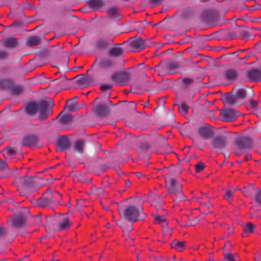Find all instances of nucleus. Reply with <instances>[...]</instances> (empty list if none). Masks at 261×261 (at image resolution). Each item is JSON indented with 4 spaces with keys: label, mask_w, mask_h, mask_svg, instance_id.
I'll return each instance as SVG.
<instances>
[{
    "label": "nucleus",
    "mask_w": 261,
    "mask_h": 261,
    "mask_svg": "<svg viewBox=\"0 0 261 261\" xmlns=\"http://www.w3.org/2000/svg\"><path fill=\"white\" fill-rule=\"evenodd\" d=\"M84 145V140L80 139L75 141L74 148L79 152H82L83 151Z\"/></svg>",
    "instance_id": "f704fd0d"
},
{
    "label": "nucleus",
    "mask_w": 261,
    "mask_h": 261,
    "mask_svg": "<svg viewBox=\"0 0 261 261\" xmlns=\"http://www.w3.org/2000/svg\"><path fill=\"white\" fill-rule=\"evenodd\" d=\"M195 167L196 172H200L201 171L203 170L205 166L203 163L199 162L197 164H196L195 166Z\"/></svg>",
    "instance_id": "79ce46f5"
},
{
    "label": "nucleus",
    "mask_w": 261,
    "mask_h": 261,
    "mask_svg": "<svg viewBox=\"0 0 261 261\" xmlns=\"http://www.w3.org/2000/svg\"><path fill=\"white\" fill-rule=\"evenodd\" d=\"M241 4L242 5L241 6L242 9L246 7L243 2H241Z\"/></svg>",
    "instance_id": "69168bd1"
},
{
    "label": "nucleus",
    "mask_w": 261,
    "mask_h": 261,
    "mask_svg": "<svg viewBox=\"0 0 261 261\" xmlns=\"http://www.w3.org/2000/svg\"><path fill=\"white\" fill-rule=\"evenodd\" d=\"M166 219L163 216L155 215L154 217V222L156 224H161L165 223Z\"/></svg>",
    "instance_id": "58836bf2"
},
{
    "label": "nucleus",
    "mask_w": 261,
    "mask_h": 261,
    "mask_svg": "<svg viewBox=\"0 0 261 261\" xmlns=\"http://www.w3.org/2000/svg\"><path fill=\"white\" fill-rule=\"evenodd\" d=\"M38 103L36 102H30L27 103L25 107V111L28 115L33 116L38 111Z\"/></svg>",
    "instance_id": "5701e85b"
},
{
    "label": "nucleus",
    "mask_w": 261,
    "mask_h": 261,
    "mask_svg": "<svg viewBox=\"0 0 261 261\" xmlns=\"http://www.w3.org/2000/svg\"><path fill=\"white\" fill-rule=\"evenodd\" d=\"M194 82V79L191 78L186 77L182 80L183 84L187 87L192 85Z\"/></svg>",
    "instance_id": "a19ab883"
},
{
    "label": "nucleus",
    "mask_w": 261,
    "mask_h": 261,
    "mask_svg": "<svg viewBox=\"0 0 261 261\" xmlns=\"http://www.w3.org/2000/svg\"><path fill=\"white\" fill-rule=\"evenodd\" d=\"M243 59H244V61L246 62V60L250 58H255V56L253 54H249L245 55L244 57H242Z\"/></svg>",
    "instance_id": "052dcab7"
},
{
    "label": "nucleus",
    "mask_w": 261,
    "mask_h": 261,
    "mask_svg": "<svg viewBox=\"0 0 261 261\" xmlns=\"http://www.w3.org/2000/svg\"><path fill=\"white\" fill-rule=\"evenodd\" d=\"M8 233L6 228L0 226V239L4 238Z\"/></svg>",
    "instance_id": "49530a36"
},
{
    "label": "nucleus",
    "mask_w": 261,
    "mask_h": 261,
    "mask_svg": "<svg viewBox=\"0 0 261 261\" xmlns=\"http://www.w3.org/2000/svg\"><path fill=\"white\" fill-rule=\"evenodd\" d=\"M72 120V116L71 114H67L63 116L61 119L60 122L62 124H66L70 122Z\"/></svg>",
    "instance_id": "4c0bfd02"
},
{
    "label": "nucleus",
    "mask_w": 261,
    "mask_h": 261,
    "mask_svg": "<svg viewBox=\"0 0 261 261\" xmlns=\"http://www.w3.org/2000/svg\"><path fill=\"white\" fill-rule=\"evenodd\" d=\"M136 72L135 69L130 67L127 71H119L114 72L111 76L112 80L115 84L119 86L127 85L130 81L133 71Z\"/></svg>",
    "instance_id": "f03ea898"
},
{
    "label": "nucleus",
    "mask_w": 261,
    "mask_h": 261,
    "mask_svg": "<svg viewBox=\"0 0 261 261\" xmlns=\"http://www.w3.org/2000/svg\"><path fill=\"white\" fill-rule=\"evenodd\" d=\"M250 107L251 108H256L258 106V102L257 101L251 99L250 100Z\"/></svg>",
    "instance_id": "6e6d98bb"
},
{
    "label": "nucleus",
    "mask_w": 261,
    "mask_h": 261,
    "mask_svg": "<svg viewBox=\"0 0 261 261\" xmlns=\"http://www.w3.org/2000/svg\"><path fill=\"white\" fill-rule=\"evenodd\" d=\"M93 112L99 117H105L109 112V108L105 105L99 104L93 109Z\"/></svg>",
    "instance_id": "4be33fe9"
},
{
    "label": "nucleus",
    "mask_w": 261,
    "mask_h": 261,
    "mask_svg": "<svg viewBox=\"0 0 261 261\" xmlns=\"http://www.w3.org/2000/svg\"><path fill=\"white\" fill-rule=\"evenodd\" d=\"M4 156L7 159H14L15 161L20 160L23 158L22 154L17 151L12 147H7L2 151Z\"/></svg>",
    "instance_id": "2eb2a0df"
},
{
    "label": "nucleus",
    "mask_w": 261,
    "mask_h": 261,
    "mask_svg": "<svg viewBox=\"0 0 261 261\" xmlns=\"http://www.w3.org/2000/svg\"><path fill=\"white\" fill-rule=\"evenodd\" d=\"M27 219V216L24 214H20L14 216L11 218L12 225L13 227L18 228L22 227L25 224Z\"/></svg>",
    "instance_id": "dca6fc26"
},
{
    "label": "nucleus",
    "mask_w": 261,
    "mask_h": 261,
    "mask_svg": "<svg viewBox=\"0 0 261 261\" xmlns=\"http://www.w3.org/2000/svg\"><path fill=\"white\" fill-rule=\"evenodd\" d=\"M224 78L228 81L234 82L237 81L240 76L239 71L235 68H229L223 72Z\"/></svg>",
    "instance_id": "f3484780"
},
{
    "label": "nucleus",
    "mask_w": 261,
    "mask_h": 261,
    "mask_svg": "<svg viewBox=\"0 0 261 261\" xmlns=\"http://www.w3.org/2000/svg\"><path fill=\"white\" fill-rule=\"evenodd\" d=\"M4 45L9 48H14L18 45L17 40L14 37H8L3 40Z\"/></svg>",
    "instance_id": "bb28decb"
},
{
    "label": "nucleus",
    "mask_w": 261,
    "mask_h": 261,
    "mask_svg": "<svg viewBox=\"0 0 261 261\" xmlns=\"http://www.w3.org/2000/svg\"><path fill=\"white\" fill-rule=\"evenodd\" d=\"M220 58H221V60L224 58H227L229 60L231 61L232 63L236 64H247V65H252L256 64V61H252L249 63H247L246 61H244L242 56H240L237 52L224 54Z\"/></svg>",
    "instance_id": "f8f14e48"
},
{
    "label": "nucleus",
    "mask_w": 261,
    "mask_h": 261,
    "mask_svg": "<svg viewBox=\"0 0 261 261\" xmlns=\"http://www.w3.org/2000/svg\"><path fill=\"white\" fill-rule=\"evenodd\" d=\"M141 148L143 149L147 150L149 149V146L147 143H144L142 145Z\"/></svg>",
    "instance_id": "e2e57ef3"
},
{
    "label": "nucleus",
    "mask_w": 261,
    "mask_h": 261,
    "mask_svg": "<svg viewBox=\"0 0 261 261\" xmlns=\"http://www.w3.org/2000/svg\"><path fill=\"white\" fill-rule=\"evenodd\" d=\"M70 61V59L67 54H64V59H63V61L61 62V64L64 65H68L69 64V62Z\"/></svg>",
    "instance_id": "3c124183"
},
{
    "label": "nucleus",
    "mask_w": 261,
    "mask_h": 261,
    "mask_svg": "<svg viewBox=\"0 0 261 261\" xmlns=\"http://www.w3.org/2000/svg\"><path fill=\"white\" fill-rule=\"evenodd\" d=\"M255 201L261 207V190H259L255 196Z\"/></svg>",
    "instance_id": "de8ad7c7"
},
{
    "label": "nucleus",
    "mask_w": 261,
    "mask_h": 261,
    "mask_svg": "<svg viewBox=\"0 0 261 261\" xmlns=\"http://www.w3.org/2000/svg\"><path fill=\"white\" fill-rule=\"evenodd\" d=\"M251 155H250V154H247V155H246V156L245 157L244 160H245V161H249V160H251Z\"/></svg>",
    "instance_id": "0e129e2a"
},
{
    "label": "nucleus",
    "mask_w": 261,
    "mask_h": 261,
    "mask_svg": "<svg viewBox=\"0 0 261 261\" xmlns=\"http://www.w3.org/2000/svg\"><path fill=\"white\" fill-rule=\"evenodd\" d=\"M112 62L110 59L102 58H97L92 65L99 64L100 65H111Z\"/></svg>",
    "instance_id": "72a5a7b5"
},
{
    "label": "nucleus",
    "mask_w": 261,
    "mask_h": 261,
    "mask_svg": "<svg viewBox=\"0 0 261 261\" xmlns=\"http://www.w3.org/2000/svg\"><path fill=\"white\" fill-rule=\"evenodd\" d=\"M189 107L187 104L184 103L181 104V106L179 108V111L180 113H183L186 114L188 112Z\"/></svg>",
    "instance_id": "a18cd8bd"
},
{
    "label": "nucleus",
    "mask_w": 261,
    "mask_h": 261,
    "mask_svg": "<svg viewBox=\"0 0 261 261\" xmlns=\"http://www.w3.org/2000/svg\"><path fill=\"white\" fill-rule=\"evenodd\" d=\"M23 213H29V211H28V208L27 207H24L23 208Z\"/></svg>",
    "instance_id": "338daca9"
},
{
    "label": "nucleus",
    "mask_w": 261,
    "mask_h": 261,
    "mask_svg": "<svg viewBox=\"0 0 261 261\" xmlns=\"http://www.w3.org/2000/svg\"><path fill=\"white\" fill-rule=\"evenodd\" d=\"M108 13L111 16L115 15L117 13V9L115 7H112L108 9Z\"/></svg>",
    "instance_id": "864d4df0"
},
{
    "label": "nucleus",
    "mask_w": 261,
    "mask_h": 261,
    "mask_svg": "<svg viewBox=\"0 0 261 261\" xmlns=\"http://www.w3.org/2000/svg\"><path fill=\"white\" fill-rule=\"evenodd\" d=\"M239 112L234 109L224 108L220 111V116L222 120L226 122H233L239 116Z\"/></svg>",
    "instance_id": "9b49d317"
},
{
    "label": "nucleus",
    "mask_w": 261,
    "mask_h": 261,
    "mask_svg": "<svg viewBox=\"0 0 261 261\" xmlns=\"http://www.w3.org/2000/svg\"><path fill=\"white\" fill-rule=\"evenodd\" d=\"M71 143L66 136H61L57 141L56 148L58 151H63L70 148Z\"/></svg>",
    "instance_id": "4468645a"
},
{
    "label": "nucleus",
    "mask_w": 261,
    "mask_h": 261,
    "mask_svg": "<svg viewBox=\"0 0 261 261\" xmlns=\"http://www.w3.org/2000/svg\"><path fill=\"white\" fill-rule=\"evenodd\" d=\"M14 184L17 186L19 195L24 196L27 195L28 188L33 185V181L31 177L26 175L23 177H16Z\"/></svg>",
    "instance_id": "20e7f679"
},
{
    "label": "nucleus",
    "mask_w": 261,
    "mask_h": 261,
    "mask_svg": "<svg viewBox=\"0 0 261 261\" xmlns=\"http://www.w3.org/2000/svg\"><path fill=\"white\" fill-rule=\"evenodd\" d=\"M232 194L233 193L231 190H227L226 194L223 196L224 199L228 201L232 197Z\"/></svg>",
    "instance_id": "8fccbe9b"
},
{
    "label": "nucleus",
    "mask_w": 261,
    "mask_h": 261,
    "mask_svg": "<svg viewBox=\"0 0 261 261\" xmlns=\"http://www.w3.org/2000/svg\"><path fill=\"white\" fill-rule=\"evenodd\" d=\"M121 44H116L114 47L109 49L108 54L113 57H123L124 49Z\"/></svg>",
    "instance_id": "aec40b11"
},
{
    "label": "nucleus",
    "mask_w": 261,
    "mask_h": 261,
    "mask_svg": "<svg viewBox=\"0 0 261 261\" xmlns=\"http://www.w3.org/2000/svg\"><path fill=\"white\" fill-rule=\"evenodd\" d=\"M249 82L257 83L261 81V68H250L247 70L244 76Z\"/></svg>",
    "instance_id": "9d476101"
},
{
    "label": "nucleus",
    "mask_w": 261,
    "mask_h": 261,
    "mask_svg": "<svg viewBox=\"0 0 261 261\" xmlns=\"http://www.w3.org/2000/svg\"><path fill=\"white\" fill-rule=\"evenodd\" d=\"M223 255L224 259L228 261H236L233 255L230 253H224Z\"/></svg>",
    "instance_id": "c03bdc74"
},
{
    "label": "nucleus",
    "mask_w": 261,
    "mask_h": 261,
    "mask_svg": "<svg viewBox=\"0 0 261 261\" xmlns=\"http://www.w3.org/2000/svg\"><path fill=\"white\" fill-rule=\"evenodd\" d=\"M137 23H139V24H142L141 26H139L137 28V30L139 32H142L143 31V30L145 29V28L146 27V24H151V22H147L145 21H138L137 22Z\"/></svg>",
    "instance_id": "ea45409f"
},
{
    "label": "nucleus",
    "mask_w": 261,
    "mask_h": 261,
    "mask_svg": "<svg viewBox=\"0 0 261 261\" xmlns=\"http://www.w3.org/2000/svg\"><path fill=\"white\" fill-rule=\"evenodd\" d=\"M41 39L40 37L37 36H30L27 40V46L31 47L37 46L40 44Z\"/></svg>",
    "instance_id": "c85d7f7f"
},
{
    "label": "nucleus",
    "mask_w": 261,
    "mask_h": 261,
    "mask_svg": "<svg viewBox=\"0 0 261 261\" xmlns=\"http://www.w3.org/2000/svg\"><path fill=\"white\" fill-rule=\"evenodd\" d=\"M105 4L103 0H87L82 10L84 12L96 11L100 10Z\"/></svg>",
    "instance_id": "1a4fd4ad"
},
{
    "label": "nucleus",
    "mask_w": 261,
    "mask_h": 261,
    "mask_svg": "<svg viewBox=\"0 0 261 261\" xmlns=\"http://www.w3.org/2000/svg\"><path fill=\"white\" fill-rule=\"evenodd\" d=\"M226 137L221 136H216L213 140V144L215 148H224L226 143Z\"/></svg>",
    "instance_id": "a878e982"
},
{
    "label": "nucleus",
    "mask_w": 261,
    "mask_h": 261,
    "mask_svg": "<svg viewBox=\"0 0 261 261\" xmlns=\"http://www.w3.org/2000/svg\"><path fill=\"white\" fill-rule=\"evenodd\" d=\"M130 41V44L134 48L143 49L146 46L145 41L142 40L140 37L138 38H132Z\"/></svg>",
    "instance_id": "b1692460"
},
{
    "label": "nucleus",
    "mask_w": 261,
    "mask_h": 261,
    "mask_svg": "<svg viewBox=\"0 0 261 261\" xmlns=\"http://www.w3.org/2000/svg\"><path fill=\"white\" fill-rule=\"evenodd\" d=\"M199 133L205 140L211 139L214 136V133L210 125H206L204 126L200 127L199 128Z\"/></svg>",
    "instance_id": "412c9836"
},
{
    "label": "nucleus",
    "mask_w": 261,
    "mask_h": 261,
    "mask_svg": "<svg viewBox=\"0 0 261 261\" xmlns=\"http://www.w3.org/2000/svg\"><path fill=\"white\" fill-rule=\"evenodd\" d=\"M38 111L40 113L39 119L43 120L46 119L49 114L53 113L52 107L54 106L53 101L41 100L38 103Z\"/></svg>",
    "instance_id": "39448f33"
},
{
    "label": "nucleus",
    "mask_w": 261,
    "mask_h": 261,
    "mask_svg": "<svg viewBox=\"0 0 261 261\" xmlns=\"http://www.w3.org/2000/svg\"><path fill=\"white\" fill-rule=\"evenodd\" d=\"M140 212L135 206H128L124 211V217L126 220L130 222H136L139 220Z\"/></svg>",
    "instance_id": "0eeeda50"
},
{
    "label": "nucleus",
    "mask_w": 261,
    "mask_h": 261,
    "mask_svg": "<svg viewBox=\"0 0 261 261\" xmlns=\"http://www.w3.org/2000/svg\"><path fill=\"white\" fill-rule=\"evenodd\" d=\"M165 179L166 187L169 193H174L177 195H182V185L176 178L167 174L165 176Z\"/></svg>",
    "instance_id": "7ed1b4c3"
},
{
    "label": "nucleus",
    "mask_w": 261,
    "mask_h": 261,
    "mask_svg": "<svg viewBox=\"0 0 261 261\" xmlns=\"http://www.w3.org/2000/svg\"><path fill=\"white\" fill-rule=\"evenodd\" d=\"M131 184V182L129 180H127V181L126 182V186H129Z\"/></svg>",
    "instance_id": "774afa93"
},
{
    "label": "nucleus",
    "mask_w": 261,
    "mask_h": 261,
    "mask_svg": "<svg viewBox=\"0 0 261 261\" xmlns=\"http://www.w3.org/2000/svg\"><path fill=\"white\" fill-rule=\"evenodd\" d=\"M189 63L187 61H186L185 59H184L182 57H178L176 59L175 61H173L172 62H170L169 63V65H179L180 64H189Z\"/></svg>",
    "instance_id": "e433bc0d"
},
{
    "label": "nucleus",
    "mask_w": 261,
    "mask_h": 261,
    "mask_svg": "<svg viewBox=\"0 0 261 261\" xmlns=\"http://www.w3.org/2000/svg\"><path fill=\"white\" fill-rule=\"evenodd\" d=\"M203 23L211 27L215 26L219 22L217 13L214 10H207L203 12L200 16Z\"/></svg>",
    "instance_id": "423d86ee"
},
{
    "label": "nucleus",
    "mask_w": 261,
    "mask_h": 261,
    "mask_svg": "<svg viewBox=\"0 0 261 261\" xmlns=\"http://www.w3.org/2000/svg\"><path fill=\"white\" fill-rule=\"evenodd\" d=\"M177 66H163L164 69L171 74L175 73V70Z\"/></svg>",
    "instance_id": "37998d69"
},
{
    "label": "nucleus",
    "mask_w": 261,
    "mask_h": 261,
    "mask_svg": "<svg viewBox=\"0 0 261 261\" xmlns=\"http://www.w3.org/2000/svg\"><path fill=\"white\" fill-rule=\"evenodd\" d=\"M248 9L250 10V11H253L255 10L259 9V5H256L251 6L248 7Z\"/></svg>",
    "instance_id": "680f3d73"
},
{
    "label": "nucleus",
    "mask_w": 261,
    "mask_h": 261,
    "mask_svg": "<svg viewBox=\"0 0 261 261\" xmlns=\"http://www.w3.org/2000/svg\"><path fill=\"white\" fill-rule=\"evenodd\" d=\"M219 34L221 37L225 39L231 40L234 39L236 37L234 33L228 30L221 31L219 32Z\"/></svg>",
    "instance_id": "7c9ffc66"
},
{
    "label": "nucleus",
    "mask_w": 261,
    "mask_h": 261,
    "mask_svg": "<svg viewBox=\"0 0 261 261\" xmlns=\"http://www.w3.org/2000/svg\"><path fill=\"white\" fill-rule=\"evenodd\" d=\"M9 54L4 50H0V60H4L7 58Z\"/></svg>",
    "instance_id": "603ef678"
},
{
    "label": "nucleus",
    "mask_w": 261,
    "mask_h": 261,
    "mask_svg": "<svg viewBox=\"0 0 261 261\" xmlns=\"http://www.w3.org/2000/svg\"><path fill=\"white\" fill-rule=\"evenodd\" d=\"M221 58H217L213 59L210 57H205L201 58L200 60L195 61L192 62V64H198L199 63H202L205 65H219L220 60Z\"/></svg>",
    "instance_id": "a211bd4d"
},
{
    "label": "nucleus",
    "mask_w": 261,
    "mask_h": 261,
    "mask_svg": "<svg viewBox=\"0 0 261 261\" xmlns=\"http://www.w3.org/2000/svg\"><path fill=\"white\" fill-rule=\"evenodd\" d=\"M13 82L9 79H5L0 81V89H11Z\"/></svg>",
    "instance_id": "2f4dec72"
},
{
    "label": "nucleus",
    "mask_w": 261,
    "mask_h": 261,
    "mask_svg": "<svg viewBox=\"0 0 261 261\" xmlns=\"http://www.w3.org/2000/svg\"><path fill=\"white\" fill-rule=\"evenodd\" d=\"M235 144L240 150L250 149L253 147V141L248 137H241L235 140Z\"/></svg>",
    "instance_id": "ddd939ff"
},
{
    "label": "nucleus",
    "mask_w": 261,
    "mask_h": 261,
    "mask_svg": "<svg viewBox=\"0 0 261 261\" xmlns=\"http://www.w3.org/2000/svg\"><path fill=\"white\" fill-rule=\"evenodd\" d=\"M68 82V79L64 78V79L60 82L59 85L61 89H65L67 88V83Z\"/></svg>",
    "instance_id": "09e8293b"
},
{
    "label": "nucleus",
    "mask_w": 261,
    "mask_h": 261,
    "mask_svg": "<svg viewBox=\"0 0 261 261\" xmlns=\"http://www.w3.org/2000/svg\"><path fill=\"white\" fill-rule=\"evenodd\" d=\"M112 86L109 85H102L100 87V89L102 91H106L107 90H110L112 88Z\"/></svg>",
    "instance_id": "4d7b16f0"
},
{
    "label": "nucleus",
    "mask_w": 261,
    "mask_h": 261,
    "mask_svg": "<svg viewBox=\"0 0 261 261\" xmlns=\"http://www.w3.org/2000/svg\"><path fill=\"white\" fill-rule=\"evenodd\" d=\"M151 4H154L156 6H158L162 4L163 2V0H149Z\"/></svg>",
    "instance_id": "bf43d9fd"
},
{
    "label": "nucleus",
    "mask_w": 261,
    "mask_h": 261,
    "mask_svg": "<svg viewBox=\"0 0 261 261\" xmlns=\"http://www.w3.org/2000/svg\"><path fill=\"white\" fill-rule=\"evenodd\" d=\"M38 141V138L34 135L25 136L22 141V144L24 146H32Z\"/></svg>",
    "instance_id": "393cba45"
},
{
    "label": "nucleus",
    "mask_w": 261,
    "mask_h": 261,
    "mask_svg": "<svg viewBox=\"0 0 261 261\" xmlns=\"http://www.w3.org/2000/svg\"><path fill=\"white\" fill-rule=\"evenodd\" d=\"M185 241H178L177 240L175 239L171 244L172 248L178 251L182 252L185 248Z\"/></svg>",
    "instance_id": "cd10ccee"
},
{
    "label": "nucleus",
    "mask_w": 261,
    "mask_h": 261,
    "mask_svg": "<svg viewBox=\"0 0 261 261\" xmlns=\"http://www.w3.org/2000/svg\"><path fill=\"white\" fill-rule=\"evenodd\" d=\"M10 89L12 93L15 95H18L24 91V88L22 86L20 85H14L13 84Z\"/></svg>",
    "instance_id": "c9c22d12"
},
{
    "label": "nucleus",
    "mask_w": 261,
    "mask_h": 261,
    "mask_svg": "<svg viewBox=\"0 0 261 261\" xmlns=\"http://www.w3.org/2000/svg\"><path fill=\"white\" fill-rule=\"evenodd\" d=\"M61 195L57 191H51L49 189L42 196L37 200V204L41 207L50 206L61 204Z\"/></svg>",
    "instance_id": "f257e3e1"
},
{
    "label": "nucleus",
    "mask_w": 261,
    "mask_h": 261,
    "mask_svg": "<svg viewBox=\"0 0 261 261\" xmlns=\"http://www.w3.org/2000/svg\"><path fill=\"white\" fill-rule=\"evenodd\" d=\"M8 167L7 163L4 162L1 159H0V171L4 170L5 169H6Z\"/></svg>",
    "instance_id": "5fc2aeb1"
},
{
    "label": "nucleus",
    "mask_w": 261,
    "mask_h": 261,
    "mask_svg": "<svg viewBox=\"0 0 261 261\" xmlns=\"http://www.w3.org/2000/svg\"><path fill=\"white\" fill-rule=\"evenodd\" d=\"M113 43V39L110 38H99L95 42V47L98 50H104Z\"/></svg>",
    "instance_id": "6ab92c4d"
},
{
    "label": "nucleus",
    "mask_w": 261,
    "mask_h": 261,
    "mask_svg": "<svg viewBox=\"0 0 261 261\" xmlns=\"http://www.w3.org/2000/svg\"><path fill=\"white\" fill-rule=\"evenodd\" d=\"M72 224V222L70 221L68 218H65L59 224V229L60 230H66L68 229Z\"/></svg>",
    "instance_id": "c756f323"
},
{
    "label": "nucleus",
    "mask_w": 261,
    "mask_h": 261,
    "mask_svg": "<svg viewBox=\"0 0 261 261\" xmlns=\"http://www.w3.org/2000/svg\"><path fill=\"white\" fill-rule=\"evenodd\" d=\"M78 107V105L76 103H72L68 107V109L70 111H72L73 110H75L77 107Z\"/></svg>",
    "instance_id": "13d9d810"
},
{
    "label": "nucleus",
    "mask_w": 261,
    "mask_h": 261,
    "mask_svg": "<svg viewBox=\"0 0 261 261\" xmlns=\"http://www.w3.org/2000/svg\"><path fill=\"white\" fill-rule=\"evenodd\" d=\"M247 96V91L244 88H240L234 95L226 93L225 95L226 101L230 105H233L238 102L240 99H245Z\"/></svg>",
    "instance_id": "6e6552de"
},
{
    "label": "nucleus",
    "mask_w": 261,
    "mask_h": 261,
    "mask_svg": "<svg viewBox=\"0 0 261 261\" xmlns=\"http://www.w3.org/2000/svg\"><path fill=\"white\" fill-rule=\"evenodd\" d=\"M255 228L256 226L253 223L249 222L246 224L243 229L244 234L253 233L255 232Z\"/></svg>",
    "instance_id": "473e14b6"
}]
</instances>
